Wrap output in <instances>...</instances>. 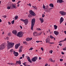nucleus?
I'll list each match as a JSON object with an SVG mask.
<instances>
[{"mask_svg":"<svg viewBox=\"0 0 66 66\" xmlns=\"http://www.w3.org/2000/svg\"><path fill=\"white\" fill-rule=\"evenodd\" d=\"M7 49H9L10 48H12L14 46V43H11L9 42V41H7Z\"/></svg>","mask_w":66,"mask_h":66,"instance_id":"1","label":"nucleus"},{"mask_svg":"<svg viewBox=\"0 0 66 66\" xmlns=\"http://www.w3.org/2000/svg\"><path fill=\"white\" fill-rule=\"evenodd\" d=\"M29 13L30 14H29L28 15V17L29 18L32 17V16H36V14H35V13L32 10H30L29 11Z\"/></svg>","mask_w":66,"mask_h":66,"instance_id":"2","label":"nucleus"},{"mask_svg":"<svg viewBox=\"0 0 66 66\" xmlns=\"http://www.w3.org/2000/svg\"><path fill=\"white\" fill-rule=\"evenodd\" d=\"M35 19L34 18L32 19L31 21V30H33V27L35 24Z\"/></svg>","mask_w":66,"mask_h":66,"instance_id":"3","label":"nucleus"},{"mask_svg":"<svg viewBox=\"0 0 66 66\" xmlns=\"http://www.w3.org/2000/svg\"><path fill=\"white\" fill-rule=\"evenodd\" d=\"M21 20L26 25H27V24L29 23V21L28 19L23 20L22 19H21Z\"/></svg>","mask_w":66,"mask_h":66,"instance_id":"4","label":"nucleus"},{"mask_svg":"<svg viewBox=\"0 0 66 66\" xmlns=\"http://www.w3.org/2000/svg\"><path fill=\"white\" fill-rule=\"evenodd\" d=\"M17 36L19 37H22L23 36V34L22 32L20 31L18 32L17 34Z\"/></svg>","mask_w":66,"mask_h":66,"instance_id":"5","label":"nucleus"},{"mask_svg":"<svg viewBox=\"0 0 66 66\" xmlns=\"http://www.w3.org/2000/svg\"><path fill=\"white\" fill-rule=\"evenodd\" d=\"M11 9H17V6L15 4L14 5L13 4L11 6Z\"/></svg>","mask_w":66,"mask_h":66,"instance_id":"6","label":"nucleus"},{"mask_svg":"<svg viewBox=\"0 0 66 66\" xmlns=\"http://www.w3.org/2000/svg\"><path fill=\"white\" fill-rule=\"evenodd\" d=\"M38 58L37 57H35L31 59V60L32 62H36V60H37Z\"/></svg>","mask_w":66,"mask_h":66,"instance_id":"7","label":"nucleus"},{"mask_svg":"<svg viewBox=\"0 0 66 66\" xmlns=\"http://www.w3.org/2000/svg\"><path fill=\"white\" fill-rule=\"evenodd\" d=\"M59 13L61 15H66V12H65L63 11H60Z\"/></svg>","mask_w":66,"mask_h":66,"instance_id":"8","label":"nucleus"},{"mask_svg":"<svg viewBox=\"0 0 66 66\" xmlns=\"http://www.w3.org/2000/svg\"><path fill=\"white\" fill-rule=\"evenodd\" d=\"M4 48H5V45L3 44H2L0 46V50H2L4 49Z\"/></svg>","mask_w":66,"mask_h":66,"instance_id":"9","label":"nucleus"},{"mask_svg":"<svg viewBox=\"0 0 66 66\" xmlns=\"http://www.w3.org/2000/svg\"><path fill=\"white\" fill-rule=\"evenodd\" d=\"M20 46V43L17 44L15 46V48L16 49H18L19 46Z\"/></svg>","mask_w":66,"mask_h":66,"instance_id":"10","label":"nucleus"},{"mask_svg":"<svg viewBox=\"0 0 66 66\" xmlns=\"http://www.w3.org/2000/svg\"><path fill=\"white\" fill-rule=\"evenodd\" d=\"M13 54H14V56H17L19 55L18 53L17 52H15V51H14Z\"/></svg>","mask_w":66,"mask_h":66,"instance_id":"11","label":"nucleus"},{"mask_svg":"<svg viewBox=\"0 0 66 66\" xmlns=\"http://www.w3.org/2000/svg\"><path fill=\"white\" fill-rule=\"evenodd\" d=\"M27 59L28 60V61L30 63H32V61L30 59V57L29 56H27Z\"/></svg>","mask_w":66,"mask_h":66,"instance_id":"12","label":"nucleus"},{"mask_svg":"<svg viewBox=\"0 0 66 66\" xmlns=\"http://www.w3.org/2000/svg\"><path fill=\"white\" fill-rule=\"evenodd\" d=\"M50 42V39L49 38H47L46 39V43H48Z\"/></svg>","mask_w":66,"mask_h":66,"instance_id":"13","label":"nucleus"},{"mask_svg":"<svg viewBox=\"0 0 66 66\" xmlns=\"http://www.w3.org/2000/svg\"><path fill=\"white\" fill-rule=\"evenodd\" d=\"M54 33L56 35H59V32L58 31H54Z\"/></svg>","mask_w":66,"mask_h":66,"instance_id":"14","label":"nucleus"},{"mask_svg":"<svg viewBox=\"0 0 66 66\" xmlns=\"http://www.w3.org/2000/svg\"><path fill=\"white\" fill-rule=\"evenodd\" d=\"M12 33L13 34H14V35H16V34H17V31H16V30H14L12 31Z\"/></svg>","mask_w":66,"mask_h":66,"instance_id":"15","label":"nucleus"},{"mask_svg":"<svg viewBox=\"0 0 66 66\" xmlns=\"http://www.w3.org/2000/svg\"><path fill=\"white\" fill-rule=\"evenodd\" d=\"M64 20V19L62 17H61L60 18V23L61 24L62 22H63V21Z\"/></svg>","mask_w":66,"mask_h":66,"instance_id":"16","label":"nucleus"},{"mask_svg":"<svg viewBox=\"0 0 66 66\" xmlns=\"http://www.w3.org/2000/svg\"><path fill=\"white\" fill-rule=\"evenodd\" d=\"M57 3H62V2H64V1L62 0H57Z\"/></svg>","mask_w":66,"mask_h":66,"instance_id":"17","label":"nucleus"},{"mask_svg":"<svg viewBox=\"0 0 66 66\" xmlns=\"http://www.w3.org/2000/svg\"><path fill=\"white\" fill-rule=\"evenodd\" d=\"M33 34L34 35V36H36L37 35V33L35 31H34L33 33Z\"/></svg>","mask_w":66,"mask_h":66,"instance_id":"18","label":"nucleus"},{"mask_svg":"<svg viewBox=\"0 0 66 66\" xmlns=\"http://www.w3.org/2000/svg\"><path fill=\"white\" fill-rule=\"evenodd\" d=\"M16 63H18L19 65H21V61L20 60H19L18 61H16Z\"/></svg>","mask_w":66,"mask_h":66,"instance_id":"19","label":"nucleus"},{"mask_svg":"<svg viewBox=\"0 0 66 66\" xmlns=\"http://www.w3.org/2000/svg\"><path fill=\"white\" fill-rule=\"evenodd\" d=\"M39 19L40 21H41V23H43V22H44V20H43V18H40Z\"/></svg>","mask_w":66,"mask_h":66,"instance_id":"20","label":"nucleus"},{"mask_svg":"<svg viewBox=\"0 0 66 66\" xmlns=\"http://www.w3.org/2000/svg\"><path fill=\"white\" fill-rule=\"evenodd\" d=\"M49 6L52 7H54V6L53 5V4H49Z\"/></svg>","mask_w":66,"mask_h":66,"instance_id":"21","label":"nucleus"},{"mask_svg":"<svg viewBox=\"0 0 66 66\" xmlns=\"http://www.w3.org/2000/svg\"><path fill=\"white\" fill-rule=\"evenodd\" d=\"M54 29H55V30L57 29V26L56 25H55L54 26Z\"/></svg>","mask_w":66,"mask_h":66,"instance_id":"22","label":"nucleus"},{"mask_svg":"<svg viewBox=\"0 0 66 66\" xmlns=\"http://www.w3.org/2000/svg\"><path fill=\"white\" fill-rule=\"evenodd\" d=\"M10 51L11 53H13V52H14V50H13V49H11L10 50Z\"/></svg>","mask_w":66,"mask_h":66,"instance_id":"23","label":"nucleus"},{"mask_svg":"<svg viewBox=\"0 0 66 66\" xmlns=\"http://www.w3.org/2000/svg\"><path fill=\"white\" fill-rule=\"evenodd\" d=\"M15 19H16V20H17L18 19V16H17V15H16L15 17Z\"/></svg>","mask_w":66,"mask_h":66,"instance_id":"24","label":"nucleus"},{"mask_svg":"<svg viewBox=\"0 0 66 66\" xmlns=\"http://www.w3.org/2000/svg\"><path fill=\"white\" fill-rule=\"evenodd\" d=\"M52 52H53V50H51L49 52V53H51V54H52Z\"/></svg>","mask_w":66,"mask_h":66,"instance_id":"25","label":"nucleus"},{"mask_svg":"<svg viewBox=\"0 0 66 66\" xmlns=\"http://www.w3.org/2000/svg\"><path fill=\"white\" fill-rule=\"evenodd\" d=\"M23 48V47L22 46H20L19 47V49L22 50V48Z\"/></svg>","mask_w":66,"mask_h":66,"instance_id":"26","label":"nucleus"},{"mask_svg":"<svg viewBox=\"0 0 66 66\" xmlns=\"http://www.w3.org/2000/svg\"><path fill=\"white\" fill-rule=\"evenodd\" d=\"M15 21V20H13V21H11L12 24H14V22Z\"/></svg>","mask_w":66,"mask_h":66,"instance_id":"27","label":"nucleus"},{"mask_svg":"<svg viewBox=\"0 0 66 66\" xmlns=\"http://www.w3.org/2000/svg\"><path fill=\"white\" fill-rule=\"evenodd\" d=\"M11 32H10L9 33L7 34V36H11Z\"/></svg>","mask_w":66,"mask_h":66,"instance_id":"28","label":"nucleus"},{"mask_svg":"<svg viewBox=\"0 0 66 66\" xmlns=\"http://www.w3.org/2000/svg\"><path fill=\"white\" fill-rule=\"evenodd\" d=\"M26 41H29V38H26Z\"/></svg>","mask_w":66,"mask_h":66,"instance_id":"29","label":"nucleus"},{"mask_svg":"<svg viewBox=\"0 0 66 66\" xmlns=\"http://www.w3.org/2000/svg\"><path fill=\"white\" fill-rule=\"evenodd\" d=\"M50 61H51V62H53V60L51 58L49 59Z\"/></svg>","mask_w":66,"mask_h":66,"instance_id":"30","label":"nucleus"},{"mask_svg":"<svg viewBox=\"0 0 66 66\" xmlns=\"http://www.w3.org/2000/svg\"><path fill=\"white\" fill-rule=\"evenodd\" d=\"M37 31H40V30H41V29H40L38 28L37 29Z\"/></svg>","mask_w":66,"mask_h":66,"instance_id":"31","label":"nucleus"},{"mask_svg":"<svg viewBox=\"0 0 66 66\" xmlns=\"http://www.w3.org/2000/svg\"><path fill=\"white\" fill-rule=\"evenodd\" d=\"M46 7V6H45V5H44V4H43V9H45V7Z\"/></svg>","mask_w":66,"mask_h":66,"instance_id":"32","label":"nucleus"},{"mask_svg":"<svg viewBox=\"0 0 66 66\" xmlns=\"http://www.w3.org/2000/svg\"><path fill=\"white\" fill-rule=\"evenodd\" d=\"M11 6L10 7L8 6L7 7V9H8L9 10H10V9H11Z\"/></svg>","mask_w":66,"mask_h":66,"instance_id":"33","label":"nucleus"},{"mask_svg":"<svg viewBox=\"0 0 66 66\" xmlns=\"http://www.w3.org/2000/svg\"><path fill=\"white\" fill-rule=\"evenodd\" d=\"M66 38L64 39V40H62V42H64V41H66Z\"/></svg>","mask_w":66,"mask_h":66,"instance_id":"34","label":"nucleus"},{"mask_svg":"<svg viewBox=\"0 0 66 66\" xmlns=\"http://www.w3.org/2000/svg\"><path fill=\"white\" fill-rule=\"evenodd\" d=\"M45 11H46V12H48V9H46V8H45Z\"/></svg>","mask_w":66,"mask_h":66,"instance_id":"35","label":"nucleus"},{"mask_svg":"<svg viewBox=\"0 0 66 66\" xmlns=\"http://www.w3.org/2000/svg\"><path fill=\"white\" fill-rule=\"evenodd\" d=\"M19 52H22V50H20V49H19Z\"/></svg>","mask_w":66,"mask_h":66,"instance_id":"36","label":"nucleus"},{"mask_svg":"<svg viewBox=\"0 0 66 66\" xmlns=\"http://www.w3.org/2000/svg\"><path fill=\"white\" fill-rule=\"evenodd\" d=\"M49 44H54V42H52V43L49 42Z\"/></svg>","mask_w":66,"mask_h":66,"instance_id":"37","label":"nucleus"},{"mask_svg":"<svg viewBox=\"0 0 66 66\" xmlns=\"http://www.w3.org/2000/svg\"><path fill=\"white\" fill-rule=\"evenodd\" d=\"M9 37H6V39L7 40H9Z\"/></svg>","mask_w":66,"mask_h":66,"instance_id":"38","label":"nucleus"},{"mask_svg":"<svg viewBox=\"0 0 66 66\" xmlns=\"http://www.w3.org/2000/svg\"><path fill=\"white\" fill-rule=\"evenodd\" d=\"M63 50H64V51L66 50V47H65L64 48H63Z\"/></svg>","mask_w":66,"mask_h":66,"instance_id":"39","label":"nucleus"},{"mask_svg":"<svg viewBox=\"0 0 66 66\" xmlns=\"http://www.w3.org/2000/svg\"><path fill=\"white\" fill-rule=\"evenodd\" d=\"M28 5L30 6H31V4L30 3L29 4H27Z\"/></svg>","mask_w":66,"mask_h":66,"instance_id":"40","label":"nucleus"},{"mask_svg":"<svg viewBox=\"0 0 66 66\" xmlns=\"http://www.w3.org/2000/svg\"><path fill=\"white\" fill-rule=\"evenodd\" d=\"M21 2V1H18V3H17V4H19V3H20V2Z\"/></svg>","mask_w":66,"mask_h":66,"instance_id":"41","label":"nucleus"},{"mask_svg":"<svg viewBox=\"0 0 66 66\" xmlns=\"http://www.w3.org/2000/svg\"><path fill=\"white\" fill-rule=\"evenodd\" d=\"M29 41L31 40H32V38L31 37V38H29Z\"/></svg>","mask_w":66,"mask_h":66,"instance_id":"42","label":"nucleus"},{"mask_svg":"<svg viewBox=\"0 0 66 66\" xmlns=\"http://www.w3.org/2000/svg\"><path fill=\"white\" fill-rule=\"evenodd\" d=\"M22 56L23 58H24V54H22Z\"/></svg>","mask_w":66,"mask_h":66,"instance_id":"43","label":"nucleus"},{"mask_svg":"<svg viewBox=\"0 0 66 66\" xmlns=\"http://www.w3.org/2000/svg\"><path fill=\"white\" fill-rule=\"evenodd\" d=\"M26 62H24V63H22L23 65H24V66H26Z\"/></svg>","mask_w":66,"mask_h":66,"instance_id":"44","label":"nucleus"},{"mask_svg":"<svg viewBox=\"0 0 66 66\" xmlns=\"http://www.w3.org/2000/svg\"><path fill=\"white\" fill-rule=\"evenodd\" d=\"M50 37L51 38V39H52L53 38V37L51 35L50 36Z\"/></svg>","mask_w":66,"mask_h":66,"instance_id":"45","label":"nucleus"},{"mask_svg":"<svg viewBox=\"0 0 66 66\" xmlns=\"http://www.w3.org/2000/svg\"><path fill=\"white\" fill-rule=\"evenodd\" d=\"M41 49L42 50V51H44V48H43V47H41Z\"/></svg>","mask_w":66,"mask_h":66,"instance_id":"46","label":"nucleus"},{"mask_svg":"<svg viewBox=\"0 0 66 66\" xmlns=\"http://www.w3.org/2000/svg\"><path fill=\"white\" fill-rule=\"evenodd\" d=\"M3 17L4 18H6V15L3 16Z\"/></svg>","mask_w":66,"mask_h":66,"instance_id":"47","label":"nucleus"},{"mask_svg":"<svg viewBox=\"0 0 66 66\" xmlns=\"http://www.w3.org/2000/svg\"><path fill=\"white\" fill-rule=\"evenodd\" d=\"M45 17V15L44 14H43L42 15V17Z\"/></svg>","mask_w":66,"mask_h":66,"instance_id":"48","label":"nucleus"},{"mask_svg":"<svg viewBox=\"0 0 66 66\" xmlns=\"http://www.w3.org/2000/svg\"><path fill=\"white\" fill-rule=\"evenodd\" d=\"M33 49V48L31 47L30 48V49H29V50H32Z\"/></svg>","mask_w":66,"mask_h":66,"instance_id":"49","label":"nucleus"},{"mask_svg":"<svg viewBox=\"0 0 66 66\" xmlns=\"http://www.w3.org/2000/svg\"><path fill=\"white\" fill-rule=\"evenodd\" d=\"M48 6L47 5V6H46V7L45 8V9H47L48 8Z\"/></svg>","mask_w":66,"mask_h":66,"instance_id":"50","label":"nucleus"},{"mask_svg":"<svg viewBox=\"0 0 66 66\" xmlns=\"http://www.w3.org/2000/svg\"><path fill=\"white\" fill-rule=\"evenodd\" d=\"M63 61V60L62 59H60V61Z\"/></svg>","mask_w":66,"mask_h":66,"instance_id":"51","label":"nucleus"},{"mask_svg":"<svg viewBox=\"0 0 66 66\" xmlns=\"http://www.w3.org/2000/svg\"><path fill=\"white\" fill-rule=\"evenodd\" d=\"M62 45V43H60L59 44V45L60 46H61Z\"/></svg>","mask_w":66,"mask_h":66,"instance_id":"52","label":"nucleus"},{"mask_svg":"<svg viewBox=\"0 0 66 66\" xmlns=\"http://www.w3.org/2000/svg\"><path fill=\"white\" fill-rule=\"evenodd\" d=\"M36 43H38L39 42H40V41H36Z\"/></svg>","mask_w":66,"mask_h":66,"instance_id":"53","label":"nucleus"},{"mask_svg":"<svg viewBox=\"0 0 66 66\" xmlns=\"http://www.w3.org/2000/svg\"><path fill=\"white\" fill-rule=\"evenodd\" d=\"M42 32H41L39 34V35H40L41 34H42Z\"/></svg>","mask_w":66,"mask_h":66,"instance_id":"54","label":"nucleus"},{"mask_svg":"<svg viewBox=\"0 0 66 66\" xmlns=\"http://www.w3.org/2000/svg\"><path fill=\"white\" fill-rule=\"evenodd\" d=\"M20 27L21 29H22V27L21 26H20Z\"/></svg>","mask_w":66,"mask_h":66,"instance_id":"55","label":"nucleus"},{"mask_svg":"<svg viewBox=\"0 0 66 66\" xmlns=\"http://www.w3.org/2000/svg\"><path fill=\"white\" fill-rule=\"evenodd\" d=\"M48 64H45V66H48Z\"/></svg>","mask_w":66,"mask_h":66,"instance_id":"56","label":"nucleus"},{"mask_svg":"<svg viewBox=\"0 0 66 66\" xmlns=\"http://www.w3.org/2000/svg\"><path fill=\"white\" fill-rule=\"evenodd\" d=\"M22 59V57H21L20 58V60H21V59Z\"/></svg>","mask_w":66,"mask_h":66,"instance_id":"57","label":"nucleus"},{"mask_svg":"<svg viewBox=\"0 0 66 66\" xmlns=\"http://www.w3.org/2000/svg\"><path fill=\"white\" fill-rule=\"evenodd\" d=\"M34 9L36 10V6H35V7H34Z\"/></svg>","mask_w":66,"mask_h":66,"instance_id":"58","label":"nucleus"},{"mask_svg":"<svg viewBox=\"0 0 66 66\" xmlns=\"http://www.w3.org/2000/svg\"><path fill=\"white\" fill-rule=\"evenodd\" d=\"M61 53H62V54H64V53L63 52H61Z\"/></svg>","mask_w":66,"mask_h":66,"instance_id":"59","label":"nucleus"},{"mask_svg":"<svg viewBox=\"0 0 66 66\" xmlns=\"http://www.w3.org/2000/svg\"><path fill=\"white\" fill-rule=\"evenodd\" d=\"M42 58H41V57H39V60H41V59Z\"/></svg>","mask_w":66,"mask_h":66,"instance_id":"60","label":"nucleus"},{"mask_svg":"<svg viewBox=\"0 0 66 66\" xmlns=\"http://www.w3.org/2000/svg\"><path fill=\"white\" fill-rule=\"evenodd\" d=\"M8 23L9 24H11V22H8Z\"/></svg>","mask_w":66,"mask_h":66,"instance_id":"61","label":"nucleus"},{"mask_svg":"<svg viewBox=\"0 0 66 66\" xmlns=\"http://www.w3.org/2000/svg\"><path fill=\"white\" fill-rule=\"evenodd\" d=\"M12 2H15V0H12Z\"/></svg>","mask_w":66,"mask_h":66,"instance_id":"62","label":"nucleus"},{"mask_svg":"<svg viewBox=\"0 0 66 66\" xmlns=\"http://www.w3.org/2000/svg\"><path fill=\"white\" fill-rule=\"evenodd\" d=\"M2 22V20L0 19V22Z\"/></svg>","mask_w":66,"mask_h":66,"instance_id":"63","label":"nucleus"},{"mask_svg":"<svg viewBox=\"0 0 66 66\" xmlns=\"http://www.w3.org/2000/svg\"><path fill=\"white\" fill-rule=\"evenodd\" d=\"M4 31H3L2 32V34H3H3H4Z\"/></svg>","mask_w":66,"mask_h":66,"instance_id":"64","label":"nucleus"}]
</instances>
